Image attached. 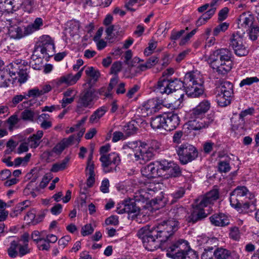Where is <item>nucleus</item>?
I'll list each match as a JSON object with an SVG mask.
<instances>
[{
	"mask_svg": "<svg viewBox=\"0 0 259 259\" xmlns=\"http://www.w3.org/2000/svg\"><path fill=\"white\" fill-rule=\"evenodd\" d=\"M141 173L144 177L149 179L157 177L168 179L180 177L182 171L177 164L166 160H162L151 162L142 167Z\"/></svg>",
	"mask_w": 259,
	"mask_h": 259,
	"instance_id": "1",
	"label": "nucleus"
},
{
	"mask_svg": "<svg viewBox=\"0 0 259 259\" xmlns=\"http://www.w3.org/2000/svg\"><path fill=\"white\" fill-rule=\"evenodd\" d=\"M203 84V81L198 75L190 72L185 74L183 81L178 78L169 80V89H168L167 92L169 94L174 91L184 88L188 97L197 98L204 93Z\"/></svg>",
	"mask_w": 259,
	"mask_h": 259,
	"instance_id": "2",
	"label": "nucleus"
},
{
	"mask_svg": "<svg viewBox=\"0 0 259 259\" xmlns=\"http://www.w3.org/2000/svg\"><path fill=\"white\" fill-rule=\"evenodd\" d=\"M230 202L240 213H248L256 209L254 195L245 186H238L230 194Z\"/></svg>",
	"mask_w": 259,
	"mask_h": 259,
	"instance_id": "3",
	"label": "nucleus"
},
{
	"mask_svg": "<svg viewBox=\"0 0 259 259\" xmlns=\"http://www.w3.org/2000/svg\"><path fill=\"white\" fill-rule=\"evenodd\" d=\"M219 198V192L217 189L212 190L205 195L200 196L196 200L195 205L193 210L186 217V221L188 224H194L205 219L207 216L204 207L212 204Z\"/></svg>",
	"mask_w": 259,
	"mask_h": 259,
	"instance_id": "4",
	"label": "nucleus"
},
{
	"mask_svg": "<svg viewBox=\"0 0 259 259\" xmlns=\"http://www.w3.org/2000/svg\"><path fill=\"white\" fill-rule=\"evenodd\" d=\"M157 232L155 230V226L146 225L141 228L137 232L138 237L140 238L145 248L149 251H154L159 247L162 249H166L171 243L164 245L163 241L159 239Z\"/></svg>",
	"mask_w": 259,
	"mask_h": 259,
	"instance_id": "5",
	"label": "nucleus"
},
{
	"mask_svg": "<svg viewBox=\"0 0 259 259\" xmlns=\"http://www.w3.org/2000/svg\"><path fill=\"white\" fill-rule=\"evenodd\" d=\"M188 243L184 240L172 242L167 247L166 255L173 259H199L196 251L187 248Z\"/></svg>",
	"mask_w": 259,
	"mask_h": 259,
	"instance_id": "6",
	"label": "nucleus"
},
{
	"mask_svg": "<svg viewBox=\"0 0 259 259\" xmlns=\"http://www.w3.org/2000/svg\"><path fill=\"white\" fill-rule=\"evenodd\" d=\"M87 84L89 87L82 91L77 101L75 111L78 114L81 113L86 108H92L95 104V101L99 98L96 95V90L92 87L91 80H89L84 85Z\"/></svg>",
	"mask_w": 259,
	"mask_h": 259,
	"instance_id": "7",
	"label": "nucleus"
},
{
	"mask_svg": "<svg viewBox=\"0 0 259 259\" xmlns=\"http://www.w3.org/2000/svg\"><path fill=\"white\" fill-rule=\"evenodd\" d=\"M54 53L55 45L53 40L50 36L44 35L35 46L33 56L40 58H48L53 56Z\"/></svg>",
	"mask_w": 259,
	"mask_h": 259,
	"instance_id": "8",
	"label": "nucleus"
},
{
	"mask_svg": "<svg viewBox=\"0 0 259 259\" xmlns=\"http://www.w3.org/2000/svg\"><path fill=\"white\" fill-rule=\"evenodd\" d=\"M178 221L174 219L164 221L155 227L159 239L165 243L178 229Z\"/></svg>",
	"mask_w": 259,
	"mask_h": 259,
	"instance_id": "9",
	"label": "nucleus"
},
{
	"mask_svg": "<svg viewBox=\"0 0 259 259\" xmlns=\"http://www.w3.org/2000/svg\"><path fill=\"white\" fill-rule=\"evenodd\" d=\"M229 44V47L234 50L235 54L239 57L247 56L249 53V50L244 44L243 36L238 32L231 35Z\"/></svg>",
	"mask_w": 259,
	"mask_h": 259,
	"instance_id": "10",
	"label": "nucleus"
},
{
	"mask_svg": "<svg viewBox=\"0 0 259 259\" xmlns=\"http://www.w3.org/2000/svg\"><path fill=\"white\" fill-rule=\"evenodd\" d=\"M155 148L149 146L145 143L140 142V145L137 149V152L135 153L136 160H141L144 163L147 162L151 160L154 157V151L159 148V145L155 141Z\"/></svg>",
	"mask_w": 259,
	"mask_h": 259,
	"instance_id": "11",
	"label": "nucleus"
},
{
	"mask_svg": "<svg viewBox=\"0 0 259 259\" xmlns=\"http://www.w3.org/2000/svg\"><path fill=\"white\" fill-rule=\"evenodd\" d=\"M181 163L186 164L195 159L198 156L196 148L191 145H182L177 150Z\"/></svg>",
	"mask_w": 259,
	"mask_h": 259,
	"instance_id": "12",
	"label": "nucleus"
},
{
	"mask_svg": "<svg viewBox=\"0 0 259 259\" xmlns=\"http://www.w3.org/2000/svg\"><path fill=\"white\" fill-rule=\"evenodd\" d=\"M100 160L104 172L108 173L116 171L117 165L120 163V158L116 153L101 155Z\"/></svg>",
	"mask_w": 259,
	"mask_h": 259,
	"instance_id": "13",
	"label": "nucleus"
},
{
	"mask_svg": "<svg viewBox=\"0 0 259 259\" xmlns=\"http://www.w3.org/2000/svg\"><path fill=\"white\" fill-rule=\"evenodd\" d=\"M116 212L118 214L126 213L129 216L132 215L131 218L134 219L140 213V209L137 206L134 200L128 199L124 200L122 203L118 204Z\"/></svg>",
	"mask_w": 259,
	"mask_h": 259,
	"instance_id": "14",
	"label": "nucleus"
},
{
	"mask_svg": "<svg viewBox=\"0 0 259 259\" xmlns=\"http://www.w3.org/2000/svg\"><path fill=\"white\" fill-rule=\"evenodd\" d=\"M190 120L187 123V128L192 131H200L208 127L213 121L205 117H193L192 113L190 114Z\"/></svg>",
	"mask_w": 259,
	"mask_h": 259,
	"instance_id": "15",
	"label": "nucleus"
},
{
	"mask_svg": "<svg viewBox=\"0 0 259 259\" xmlns=\"http://www.w3.org/2000/svg\"><path fill=\"white\" fill-rule=\"evenodd\" d=\"M83 69V68H82L75 75L72 73H68L56 79L54 81L56 87H59L63 84L70 86L75 84L81 77Z\"/></svg>",
	"mask_w": 259,
	"mask_h": 259,
	"instance_id": "16",
	"label": "nucleus"
},
{
	"mask_svg": "<svg viewBox=\"0 0 259 259\" xmlns=\"http://www.w3.org/2000/svg\"><path fill=\"white\" fill-rule=\"evenodd\" d=\"M232 60L211 61V66L218 74L226 75L231 71L233 67Z\"/></svg>",
	"mask_w": 259,
	"mask_h": 259,
	"instance_id": "17",
	"label": "nucleus"
},
{
	"mask_svg": "<svg viewBox=\"0 0 259 259\" xmlns=\"http://www.w3.org/2000/svg\"><path fill=\"white\" fill-rule=\"evenodd\" d=\"M164 106L160 101L156 99H152L148 100L142 109V112H145L148 116L152 113L158 111Z\"/></svg>",
	"mask_w": 259,
	"mask_h": 259,
	"instance_id": "18",
	"label": "nucleus"
},
{
	"mask_svg": "<svg viewBox=\"0 0 259 259\" xmlns=\"http://www.w3.org/2000/svg\"><path fill=\"white\" fill-rule=\"evenodd\" d=\"M233 56L230 49L226 48H221L213 52L210 55V59L211 61H229L232 60Z\"/></svg>",
	"mask_w": 259,
	"mask_h": 259,
	"instance_id": "19",
	"label": "nucleus"
},
{
	"mask_svg": "<svg viewBox=\"0 0 259 259\" xmlns=\"http://www.w3.org/2000/svg\"><path fill=\"white\" fill-rule=\"evenodd\" d=\"M215 259H240L239 254L235 250L231 251L223 247H218L214 250Z\"/></svg>",
	"mask_w": 259,
	"mask_h": 259,
	"instance_id": "20",
	"label": "nucleus"
},
{
	"mask_svg": "<svg viewBox=\"0 0 259 259\" xmlns=\"http://www.w3.org/2000/svg\"><path fill=\"white\" fill-rule=\"evenodd\" d=\"M210 108V103L209 101L204 100L191 111V113L194 117H205V113Z\"/></svg>",
	"mask_w": 259,
	"mask_h": 259,
	"instance_id": "21",
	"label": "nucleus"
},
{
	"mask_svg": "<svg viewBox=\"0 0 259 259\" xmlns=\"http://www.w3.org/2000/svg\"><path fill=\"white\" fill-rule=\"evenodd\" d=\"M165 130L170 131L175 129L180 124V119L178 115L174 112L165 113Z\"/></svg>",
	"mask_w": 259,
	"mask_h": 259,
	"instance_id": "22",
	"label": "nucleus"
},
{
	"mask_svg": "<svg viewBox=\"0 0 259 259\" xmlns=\"http://www.w3.org/2000/svg\"><path fill=\"white\" fill-rule=\"evenodd\" d=\"M254 18L253 15L244 12L238 19V28L246 29L247 30V29L254 25Z\"/></svg>",
	"mask_w": 259,
	"mask_h": 259,
	"instance_id": "23",
	"label": "nucleus"
},
{
	"mask_svg": "<svg viewBox=\"0 0 259 259\" xmlns=\"http://www.w3.org/2000/svg\"><path fill=\"white\" fill-rule=\"evenodd\" d=\"M107 38L111 42L115 41L118 36H122V30L119 25H111L109 26L105 30Z\"/></svg>",
	"mask_w": 259,
	"mask_h": 259,
	"instance_id": "24",
	"label": "nucleus"
},
{
	"mask_svg": "<svg viewBox=\"0 0 259 259\" xmlns=\"http://www.w3.org/2000/svg\"><path fill=\"white\" fill-rule=\"evenodd\" d=\"M211 223L215 226H225L229 224V220L225 214L220 213H215L209 218Z\"/></svg>",
	"mask_w": 259,
	"mask_h": 259,
	"instance_id": "25",
	"label": "nucleus"
},
{
	"mask_svg": "<svg viewBox=\"0 0 259 259\" xmlns=\"http://www.w3.org/2000/svg\"><path fill=\"white\" fill-rule=\"evenodd\" d=\"M216 89L218 92L225 94L227 98L228 97H233V85L230 81H223L220 86L218 87Z\"/></svg>",
	"mask_w": 259,
	"mask_h": 259,
	"instance_id": "26",
	"label": "nucleus"
},
{
	"mask_svg": "<svg viewBox=\"0 0 259 259\" xmlns=\"http://www.w3.org/2000/svg\"><path fill=\"white\" fill-rule=\"evenodd\" d=\"M9 32L12 37L20 38L23 36L30 34L27 33L26 27L11 26L9 29Z\"/></svg>",
	"mask_w": 259,
	"mask_h": 259,
	"instance_id": "27",
	"label": "nucleus"
},
{
	"mask_svg": "<svg viewBox=\"0 0 259 259\" xmlns=\"http://www.w3.org/2000/svg\"><path fill=\"white\" fill-rule=\"evenodd\" d=\"M107 111L108 108L105 106H103L98 108L91 115L89 122L92 124L98 122L100 119L104 116Z\"/></svg>",
	"mask_w": 259,
	"mask_h": 259,
	"instance_id": "28",
	"label": "nucleus"
},
{
	"mask_svg": "<svg viewBox=\"0 0 259 259\" xmlns=\"http://www.w3.org/2000/svg\"><path fill=\"white\" fill-rule=\"evenodd\" d=\"M169 80L164 78L160 79L157 84L154 87V90L162 94H166L168 95L167 91L169 89Z\"/></svg>",
	"mask_w": 259,
	"mask_h": 259,
	"instance_id": "29",
	"label": "nucleus"
},
{
	"mask_svg": "<svg viewBox=\"0 0 259 259\" xmlns=\"http://www.w3.org/2000/svg\"><path fill=\"white\" fill-rule=\"evenodd\" d=\"M165 114L160 115L151 118V126L153 129L162 128L165 130Z\"/></svg>",
	"mask_w": 259,
	"mask_h": 259,
	"instance_id": "30",
	"label": "nucleus"
},
{
	"mask_svg": "<svg viewBox=\"0 0 259 259\" xmlns=\"http://www.w3.org/2000/svg\"><path fill=\"white\" fill-rule=\"evenodd\" d=\"M123 130L127 136L133 135L136 134L138 130V124L135 120H132L125 125Z\"/></svg>",
	"mask_w": 259,
	"mask_h": 259,
	"instance_id": "31",
	"label": "nucleus"
},
{
	"mask_svg": "<svg viewBox=\"0 0 259 259\" xmlns=\"http://www.w3.org/2000/svg\"><path fill=\"white\" fill-rule=\"evenodd\" d=\"M232 97L226 96L225 94H222L221 92H218L216 96V101L218 105L221 107H226L231 103Z\"/></svg>",
	"mask_w": 259,
	"mask_h": 259,
	"instance_id": "32",
	"label": "nucleus"
},
{
	"mask_svg": "<svg viewBox=\"0 0 259 259\" xmlns=\"http://www.w3.org/2000/svg\"><path fill=\"white\" fill-rule=\"evenodd\" d=\"M30 202L29 200H25L22 202L19 203L15 207L14 211L10 214L11 217H17L21 213L30 205Z\"/></svg>",
	"mask_w": 259,
	"mask_h": 259,
	"instance_id": "33",
	"label": "nucleus"
},
{
	"mask_svg": "<svg viewBox=\"0 0 259 259\" xmlns=\"http://www.w3.org/2000/svg\"><path fill=\"white\" fill-rule=\"evenodd\" d=\"M69 161V158L66 157L61 162L54 164L51 169V171L53 172H57L60 170H63L67 167V165Z\"/></svg>",
	"mask_w": 259,
	"mask_h": 259,
	"instance_id": "34",
	"label": "nucleus"
},
{
	"mask_svg": "<svg viewBox=\"0 0 259 259\" xmlns=\"http://www.w3.org/2000/svg\"><path fill=\"white\" fill-rule=\"evenodd\" d=\"M42 25V19L40 18H36L33 23L28 25L26 27L27 33L31 34L34 31L38 30Z\"/></svg>",
	"mask_w": 259,
	"mask_h": 259,
	"instance_id": "35",
	"label": "nucleus"
},
{
	"mask_svg": "<svg viewBox=\"0 0 259 259\" xmlns=\"http://www.w3.org/2000/svg\"><path fill=\"white\" fill-rule=\"evenodd\" d=\"M38 114V112L36 113L30 109H25L21 113V118L24 121H33L34 117Z\"/></svg>",
	"mask_w": 259,
	"mask_h": 259,
	"instance_id": "36",
	"label": "nucleus"
},
{
	"mask_svg": "<svg viewBox=\"0 0 259 259\" xmlns=\"http://www.w3.org/2000/svg\"><path fill=\"white\" fill-rule=\"evenodd\" d=\"M85 72L87 76L91 78V79H90L87 82L90 80L92 81V79H94V82H96L100 75L99 71L95 69L93 67H88L85 70Z\"/></svg>",
	"mask_w": 259,
	"mask_h": 259,
	"instance_id": "37",
	"label": "nucleus"
},
{
	"mask_svg": "<svg viewBox=\"0 0 259 259\" xmlns=\"http://www.w3.org/2000/svg\"><path fill=\"white\" fill-rule=\"evenodd\" d=\"M230 158L226 159L225 160L220 161L218 163V169L221 172H227L231 169L230 166Z\"/></svg>",
	"mask_w": 259,
	"mask_h": 259,
	"instance_id": "38",
	"label": "nucleus"
},
{
	"mask_svg": "<svg viewBox=\"0 0 259 259\" xmlns=\"http://www.w3.org/2000/svg\"><path fill=\"white\" fill-rule=\"evenodd\" d=\"M34 7V0H23L22 1V5L20 8H21L24 12L30 13L33 11Z\"/></svg>",
	"mask_w": 259,
	"mask_h": 259,
	"instance_id": "39",
	"label": "nucleus"
},
{
	"mask_svg": "<svg viewBox=\"0 0 259 259\" xmlns=\"http://www.w3.org/2000/svg\"><path fill=\"white\" fill-rule=\"evenodd\" d=\"M23 0H9V4H7V8L9 10L19 9L22 5Z\"/></svg>",
	"mask_w": 259,
	"mask_h": 259,
	"instance_id": "40",
	"label": "nucleus"
},
{
	"mask_svg": "<svg viewBox=\"0 0 259 259\" xmlns=\"http://www.w3.org/2000/svg\"><path fill=\"white\" fill-rule=\"evenodd\" d=\"M249 30L248 34L249 38L252 40H255L258 37L259 32V28L257 26L253 25L251 27L247 29Z\"/></svg>",
	"mask_w": 259,
	"mask_h": 259,
	"instance_id": "41",
	"label": "nucleus"
},
{
	"mask_svg": "<svg viewBox=\"0 0 259 259\" xmlns=\"http://www.w3.org/2000/svg\"><path fill=\"white\" fill-rule=\"evenodd\" d=\"M229 23L224 22L218 25L213 30V34L214 36L218 35L221 32H225L229 27Z\"/></svg>",
	"mask_w": 259,
	"mask_h": 259,
	"instance_id": "42",
	"label": "nucleus"
},
{
	"mask_svg": "<svg viewBox=\"0 0 259 259\" xmlns=\"http://www.w3.org/2000/svg\"><path fill=\"white\" fill-rule=\"evenodd\" d=\"M185 193V190L183 188L181 187L179 188L177 190L171 194L173 198L172 202H176L178 199L183 197Z\"/></svg>",
	"mask_w": 259,
	"mask_h": 259,
	"instance_id": "43",
	"label": "nucleus"
},
{
	"mask_svg": "<svg viewBox=\"0 0 259 259\" xmlns=\"http://www.w3.org/2000/svg\"><path fill=\"white\" fill-rule=\"evenodd\" d=\"M35 217V210L34 209H32L27 212L26 215L24 217V220L27 222L28 224L31 223L33 225H34Z\"/></svg>",
	"mask_w": 259,
	"mask_h": 259,
	"instance_id": "44",
	"label": "nucleus"
},
{
	"mask_svg": "<svg viewBox=\"0 0 259 259\" xmlns=\"http://www.w3.org/2000/svg\"><path fill=\"white\" fill-rule=\"evenodd\" d=\"M23 99H27V97L25 96V93L24 95H15L12 98V101L10 103V106L11 107H15L18 103L22 101Z\"/></svg>",
	"mask_w": 259,
	"mask_h": 259,
	"instance_id": "45",
	"label": "nucleus"
},
{
	"mask_svg": "<svg viewBox=\"0 0 259 259\" xmlns=\"http://www.w3.org/2000/svg\"><path fill=\"white\" fill-rule=\"evenodd\" d=\"M259 81V79L257 77H247L242 80L239 84L240 87L244 85H249L254 82H257Z\"/></svg>",
	"mask_w": 259,
	"mask_h": 259,
	"instance_id": "46",
	"label": "nucleus"
},
{
	"mask_svg": "<svg viewBox=\"0 0 259 259\" xmlns=\"http://www.w3.org/2000/svg\"><path fill=\"white\" fill-rule=\"evenodd\" d=\"M212 250V247L205 249L201 255V259H215L214 251H213Z\"/></svg>",
	"mask_w": 259,
	"mask_h": 259,
	"instance_id": "47",
	"label": "nucleus"
},
{
	"mask_svg": "<svg viewBox=\"0 0 259 259\" xmlns=\"http://www.w3.org/2000/svg\"><path fill=\"white\" fill-rule=\"evenodd\" d=\"M19 119L18 118L17 115H13L11 116L8 119L7 122L9 125V129L10 131H12L14 127L18 123Z\"/></svg>",
	"mask_w": 259,
	"mask_h": 259,
	"instance_id": "48",
	"label": "nucleus"
},
{
	"mask_svg": "<svg viewBox=\"0 0 259 259\" xmlns=\"http://www.w3.org/2000/svg\"><path fill=\"white\" fill-rule=\"evenodd\" d=\"M229 236L231 239L234 240H239L240 238V235L238 228L235 227L231 228Z\"/></svg>",
	"mask_w": 259,
	"mask_h": 259,
	"instance_id": "49",
	"label": "nucleus"
},
{
	"mask_svg": "<svg viewBox=\"0 0 259 259\" xmlns=\"http://www.w3.org/2000/svg\"><path fill=\"white\" fill-rule=\"evenodd\" d=\"M94 230L91 224H87L82 228L81 233L82 236H85L92 234Z\"/></svg>",
	"mask_w": 259,
	"mask_h": 259,
	"instance_id": "50",
	"label": "nucleus"
},
{
	"mask_svg": "<svg viewBox=\"0 0 259 259\" xmlns=\"http://www.w3.org/2000/svg\"><path fill=\"white\" fill-rule=\"evenodd\" d=\"M40 91L37 88H34L31 90H29L28 91L27 94L25 93V96L27 97V99L30 97L32 98H36L41 96Z\"/></svg>",
	"mask_w": 259,
	"mask_h": 259,
	"instance_id": "51",
	"label": "nucleus"
},
{
	"mask_svg": "<svg viewBox=\"0 0 259 259\" xmlns=\"http://www.w3.org/2000/svg\"><path fill=\"white\" fill-rule=\"evenodd\" d=\"M121 69V63L119 61H116L113 63L110 69L111 73L117 75V73Z\"/></svg>",
	"mask_w": 259,
	"mask_h": 259,
	"instance_id": "52",
	"label": "nucleus"
},
{
	"mask_svg": "<svg viewBox=\"0 0 259 259\" xmlns=\"http://www.w3.org/2000/svg\"><path fill=\"white\" fill-rule=\"evenodd\" d=\"M28 140V145L31 148H36L40 143V140L33 136L29 137Z\"/></svg>",
	"mask_w": 259,
	"mask_h": 259,
	"instance_id": "53",
	"label": "nucleus"
},
{
	"mask_svg": "<svg viewBox=\"0 0 259 259\" xmlns=\"http://www.w3.org/2000/svg\"><path fill=\"white\" fill-rule=\"evenodd\" d=\"M229 10L227 7H224L220 11L218 14V19L219 21H223L228 17Z\"/></svg>",
	"mask_w": 259,
	"mask_h": 259,
	"instance_id": "54",
	"label": "nucleus"
},
{
	"mask_svg": "<svg viewBox=\"0 0 259 259\" xmlns=\"http://www.w3.org/2000/svg\"><path fill=\"white\" fill-rule=\"evenodd\" d=\"M216 8H212L208 10L206 12L203 14L201 17L206 22L215 13Z\"/></svg>",
	"mask_w": 259,
	"mask_h": 259,
	"instance_id": "55",
	"label": "nucleus"
},
{
	"mask_svg": "<svg viewBox=\"0 0 259 259\" xmlns=\"http://www.w3.org/2000/svg\"><path fill=\"white\" fill-rule=\"evenodd\" d=\"M254 108L253 107L249 108L247 109L242 111L239 114V118L243 120L244 117L248 115H252L254 112Z\"/></svg>",
	"mask_w": 259,
	"mask_h": 259,
	"instance_id": "56",
	"label": "nucleus"
},
{
	"mask_svg": "<svg viewBox=\"0 0 259 259\" xmlns=\"http://www.w3.org/2000/svg\"><path fill=\"white\" fill-rule=\"evenodd\" d=\"M19 75L18 81L21 83H24L27 79L28 75L25 70L21 69L18 73Z\"/></svg>",
	"mask_w": 259,
	"mask_h": 259,
	"instance_id": "57",
	"label": "nucleus"
},
{
	"mask_svg": "<svg viewBox=\"0 0 259 259\" xmlns=\"http://www.w3.org/2000/svg\"><path fill=\"white\" fill-rule=\"evenodd\" d=\"M30 252V249L28 248V243L25 244L24 245H20L19 246V253L20 256Z\"/></svg>",
	"mask_w": 259,
	"mask_h": 259,
	"instance_id": "58",
	"label": "nucleus"
},
{
	"mask_svg": "<svg viewBox=\"0 0 259 259\" xmlns=\"http://www.w3.org/2000/svg\"><path fill=\"white\" fill-rule=\"evenodd\" d=\"M118 218L115 215H112L105 220V224L107 225H112L115 226L118 225Z\"/></svg>",
	"mask_w": 259,
	"mask_h": 259,
	"instance_id": "59",
	"label": "nucleus"
},
{
	"mask_svg": "<svg viewBox=\"0 0 259 259\" xmlns=\"http://www.w3.org/2000/svg\"><path fill=\"white\" fill-rule=\"evenodd\" d=\"M183 136V132L182 131H176L173 136V142L177 144L180 143Z\"/></svg>",
	"mask_w": 259,
	"mask_h": 259,
	"instance_id": "60",
	"label": "nucleus"
},
{
	"mask_svg": "<svg viewBox=\"0 0 259 259\" xmlns=\"http://www.w3.org/2000/svg\"><path fill=\"white\" fill-rule=\"evenodd\" d=\"M66 146L67 147L73 145L74 143L75 140H76V135H72L70 136L68 138H64L62 140Z\"/></svg>",
	"mask_w": 259,
	"mask_h": 259,
	"instance_id": "61",
	"label": "nucleus"
},
{
	"mask_svg": "<svg viewBox=\"0 0 259 259\" xmlns=\"http://www.w3.org/2000/svg\"><path fill=\"white\" fill-rule=\"evenodd\" d=\"M71 237L69 236H65L62 237L58 241V244L59 246L64 248L70 241Z\"/></svg>",
	"mask_w": 259,
	"mask_h": 259,
	"instance_id": "62",
	"label": "nucleus"
},
{
	"mask_svg": "<svg viewBox=\"0 0 259 259\" xmlns=\"http://www.w3.org/2000/svg\"><path fill=\"white\" fill-rule=\"evenodd\" d=\"M214 144L212 142H207L203 144V150L206 154H209L212 150Z\"/></svg>",
	"mask_w": 259,
	"mask_h": 259,
	"instance_id": "63",
	"label": "nucleus"
},
{
	"mask_svg": "<svg viewBox=\"0 0 259 259\" xmlns=\"http://www.w3.org/2000/svg\"><path fill=\"white\" fill-rule=\"evenodd\" d=\"M109 180L108 179H105L102 182L101 186L100 187V190L104 193H107L109 192Z\"/></svg>",
	"mask_w": 259,
	"mask_h": 259,
	"instance_id": "64",
	"label": "nucleus"
}]
</instances>
